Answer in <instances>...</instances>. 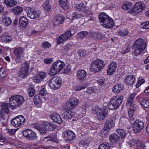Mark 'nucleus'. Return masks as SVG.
Wrapping results in <instances>:
<instances>
[{
  "mask_svg": "<svg viewBox=\"0 0 149 149\" xmlns=\"http://www.w3.org/2000/svg\"><path fill=\"white\" fill-rule=\"evenodd\" d=\"M99 18L101 25L103 27L109 29L112 28L114 24L112 19L104 13H102L99 15Z\"/></svg>",
  "mask_w": 149,
  "mask_h": 149,
  "instance_id": "1",
  "label": "nucleus"
},
{
  "mask_svg": "<svg viewBox=\"0 0 149 149\" xmlns=\"http://www.w3.org/2000/svg\"><path fill=\"white\" fill-rule=\"evenodd\" d=\"M23 97L20 95L11 96L9 98V105L12 109H15L19 107L24 102Z\"/></svg>",
  "mask_w": 149,
  "mask_h": 149,
  "instance_id": "2",
  "label": "nucleus"
},
{
  "mask_svg": "<svg viewBox=\"0 0 149 149\" xmlns=\"http://www.w3.org/2000/svg\"><path fill=\"white\" fill-rule=\"evenodd\" d=\"M146 47V43L142 39L140 38L136 41L132 46L135 55L137 56L141 54Z\"/></svg>",
  "mask_w": 149,
  "mask_h": 149,
  "instance_id": "3",
  "label": "nucleus"
},
{
  "mask_svg": "<svg viewBox=\"0 0 149 149\" xmlns=\"http://www.w3.org/2000/svg\"><path fill=\"white\" fill-rule=\"evenodd\" d=\"M123 97L122 96H116L111 99L108 103V108L110 110L116 109L118 108L122 103Z\"/></svg>",
  "mask_w": 149,
  "mask_h": 149,
  "instance_id": "4",
  "label": "nucleus"
},
{
  "mask_svg": "<svg viewBox=\"0 0 149 149\" xmlns=\"http://www.w3.org/2000/svg\"><path fill=\"white\" fill-rule=\"evenodd\" d=\"M65 65V63L63 61H56L52 64L49 74L52 75L56 74L63 69Z\"/></svg>",
  "mask_w": 149,
  "mask_h": 149,
  "instance_id": "5",
  "label": "nucleus"
},
{
  "mask_svg": "<svg viewBox=\"0 0 149 149\" xmlns=\"http://www.w3.org/2000/svg\"><path fill=\"white\" fill-rule=\"evenodd\" d=\"M105 63L100 59H97L93 61L91 65V70L94 72L100 71L104 67Z\"/></svg>",
  "mask_w": 149,
  "mask_h": 149,
  "instance_id": "6",
  "label": "nucleus"
},
{
  "mask_svg": "<svg viewBox=\"0 0 149 149\" xmlns=\"http://www.w3.org/2000/svg\"><path fill=\"white\" fill-rule=\"evenodd\" d=\"M62 83V81L61 78L54 77L50 80L49 84L51 89H57L60 87Z\"/></svg>",
  "mask_w": 149,
  "mask_h": 149,
  "instance_id": "7",
  "label": "nucleus"
},
{
  "mask_svg": "<svg viewBox=\"0 0 149 149\" xmlns=\"http://www.w3.org/2000/svg\"><path fill=\"white\" fill-rule=\"evenodd\" d=\"M25 122V118L22 115L16 117L11 121V125L15 127H18L22 125Z\"/></svg>",
  "mask_w": 149,
  "mask_h": 149,
  "instance_id": "8",
  "label": "nucleus"
},
{
  "mask_svg": "<svg viewBox=\"0 0 149 149\" xmlns=\"http://www.w3.org/2000/svg\"><path fill=\"white\" fill-rule=\"evenodd\" d=\"M22 134L23 136L27 139L34 140L36 139L37 136L36 133L31 130L27 129L23 130Z\"/></svg>",
  "mask_w": 149,
  "mask_h": 149,
  "instance_id": "9",
  "label": "nucleus"
},
{
  "mask_svg": "<svg viewBox=\"0 0 149 149\" xmlns=\"http://www.w3.org/2000/svg\"><path fill=\"white\" fill-rule=\"evenodd\" d=\"M29 69V64L27 63H25L22 65V67L20 69L18 72L19 76L21 78L25 77L27 74Z\"/></svg>",
  "mask_w": 149,
  "mask_h": 149,
  "instance_id": "10",
  "label": "nucleus"
},
{
  "mask_svg": "<svg viewBox=\"0 0 149 149\" xmlns=\"http://www.w3.org/2000/svg\"><path fill=\"white\" fill-rule=\"evenodd\" d=\"M24 52L22 47H18L14 49L13 53L15 56V60L16 63H21V56Z\"/></svg>",
  "mask_w": 149,
  "mask_h": 149,
  "instance_id": "11",
  "label": "nucleus"
},
{
  "mask_svg": "<svg viewBox=\"0 0 149 149\" xmlns=\"http://www.w3.org/2000/svg\"><path fill=\"white\" fill-rule=\"evenodd\" d=\"M144 123L140 120H137L133 123V127L134 132L137 133L141 131L143 128Z\"/></svg>",
  "mask_w": 149,
  "mask_h": 149,
  "instance_id": "12",
  "label": "nucleus"
},
{
  "mask_svg": "<svg viewBox=\"0 0 149 149\" xmlns=\"http://www.w3.org/2000/svg\"><path fill=\"white\" fill-rule=\"evenodd\" d=\"M108 113V109L105 108H98L96 112L98 119L99 120H104Z\"/></svg>",
  "mask_w": 149,
  "mask_h": 149,
  "instance_id": "13",
  "label": "nucleus"
},
{
  "mask_svg": "<svg viewBox=\"0 0 149 149\" xmlns=\"http://www.w3.org/2000/svg\"><path fill=\"white\" fill-rule=\"evenodd\" d=\"M64 17L62 15H58L55 16L52 20V26H58L63 24L65 20Z\"/></svg>",
  "mask_w": 149,
  "mask_h": 149,
  "instance_id": "14",
  "label": "nucleus"
},
{
  "mask_svg": "<svg viewBox=\"0 0 149 149\" xmlns=\"http://www.w3.org/2000/svg\"><path fill=\"white\" fill-rule=\"evenodd\" d=\"M75 8L76 9L78 10L82 14L85 13V16L88 15L90 13V10H88V7L83 3L77 4L75 6Z\"/></svg>",
  "mask_w": 149,
  "mask_h": 149,
  "instance_id": "15",
  "label": "nucleus"
},
{
  "mask_svg": "<svg viewBox=\"0 0 149 149\" xmlns=\"http://www.w3.org/2000/svg\"><path fill=\"white\" fill-rule=\"evenodd\" d=\"M79 102L78 100L75 97L70 99L67 104L68 109H71L74 108L78 105Z\"/></svg>",
  "mask_w": 149,
  "mask_h": 149,
  "instance_id": "16",
  "label": "nucleus"
},
{
  "mask_svg": "<svg viewBox=\"0 0 149 149\" xmlns=\"http://www.w3.org/2000/svg\"><path fill=\"white\" fill-rule=\"evenodd\" d=\"M27 15L31 19H36L38 17L40 14V13L38 11L34 10L33 9L31 8L28 9Z\"/></svg>",
  "mask_w": 149,
  "mask_h": 149,
  "instance_id": "17",
  "label": "nucleus"
},
{
  "mask_svg": "<svg viewBox=\"0 0 149 149\" xmlns=\"http://www.w3.org/2000/svg\"><path fill=\"white\" fill-rule=\"evenodd\" d=\"M69 109H68V107L67 108H65L64 110L65 112L63 113V117L65 119H69L72 118L74 115L75 113L74 112L70 110Z\"/></svg>",
  "mask_w": 149,
  "mask_h": 149,
  "instance_id": "18",
  "label": "nucleus"
},
{
  "mask_svg": "<svg viewBox=\"0 0 149 149\" xmlns=\"http://www.w3.org/2000/svg\"><path fill=\"white\" fill-rule=\"evenodd\" d=\"M87 74L86 72L84 70H79L77 74V79L80 82H82L85 79Z\"/></svg>",
  "mask_w": 149,
  "mask_h": 149,
  "instance_id": "19",
  "label": "nucleus"
},
{
  "mask_svg": "<svg viewBox=\"0 0 149 149\" xmlns=\"http://www.w3.org/2000/svg\"><path fill=\"white\" fill-rule=\"evenodd\" d=\"M104 36V35L101 34L100 33H96L91 31L88 34V36L89 38H93L95 40H100Z\"/></svg>",
  "mask_w": 149,
  "mask_h": 149,
  "instance_id": "20",
  "label": "nucleus"
},
{
  "mask_svg": "<svg viewBox=\"0 0 149 149\" xmlns=\"http://www.w3.org/2000/svg\"><path fill=\"white\" fill-rule=\"evenodd\" d=\"M33 126L38 130L41 134H44L47 133L46 130L44 126H43L42 123L41 124L39 123H36L33 125Z\"/></svg>",
  "mask_w": 149,
  "mask_h": 149,
  "instance_id": "21",
  "label": "nucleus"
},
{
  "mask_svg": "<svg viewBox=\"0 0 149 149\" xmlns=\"http://www.w3.org/2000/svg\"><path fill=\"white\" fill-rule=\"evenodd\" d=\"M43 126L47 131H50L54 130L56 127V126L54 124L49 123L48 122L44 121L42 123Z\"/></svg>",
  "mask_w": 149,
  "mask_h": 149,
  "instance_id": "22",
  "label": "nucleus"
},
{
  "mask_svg": "<svg viewBox=\"0 0 149 149\" xmlns=\"http://www.w3.org/2000/svg\"><path fill=\"white\" fill-rule=\"evenodd\" d=\"M64 137L67 141L72 140L75 137V134L72 131L68 130L64 132Z\"/></svg>",
  "mask_w": 149,
  "mask_h": 149,
  "instance_id": "23",
  "label": "nucleus"
},
{
  "mask_svg": "<svg viewBox=\"0 0 149 149\" xmlns=\"http://www.w3.org/2000/svg\"><path fill=\"white\" fill-rule=\"evenodd\" d=\"M145 4L141 2H138L134 5V10L135 12L139 13L141 12L145 8Z\"/></svg>",
  "mask_w": 149,
  "mask_h": 149,
  "instance_id": "24",
  "label": "nucleus"
},
{
  "mask_svg": "<svg viewBox=\"0 0 149 149\" xmlns=\"http://www.w3.org/2000/svg\"><path fill=\"white\" fill-rule=\"evenodd\" d=\"M117 64L116 62L113 61L111 62L107 70L108 74L110 75L113 74L117 68Z\"/></svg>",
  "mask_w": 149,
  "mask_h": 149,
  "instance_id": "25",
  "label": "nucleus"
},
{
  "mask_svg": "<svg viewBox=\"0 0 149 149\" xmlns=\"http://www.w3.org/2000/svg\"><path fill=\"white\" fill-rule=\"evenodd\" d=\"M114 126L113 120L111 118H108L105 122L104 127L109 130Z\"/></svg>",
  "mask_w": 149,
  "mask_h": 149,
  "instance_id": "26",
  "label": "nucleus"
},
{
  "mask_svg": "<svg viewBox=\"0 0 149 149\" xmlns=\"http://www.w3.org/2000/svg\"><path fill=\"white\" fill-rule=\"evenodd\" d=\"M123 88L124 86L123 84H117L113 87V91L115 93H118L122 91Z\"/></svg>",
  "mask_w": 149,
  "mask_h": 149,
  "instance_id": "27",
  "label": "nucleus"
},
{
  "mask_svg": "<svg viewBox=\"0 0 149 149\" xmlns=\"http://www.w3.org/2000/svg\"><path fill=\"white\" fill-rule=\"evenodd\" d=\"M23 11V8L20 6H16L11 9L10 11L16 15H18L21 13Z\"/></svg>",
  "mask_w": 149,
  "mask_h": 149,
  "instance_id": "28",
  "label": "nucleus"
},
{
  "mask_svg": "<svg viewBox=\"0 0 149 149\" xmlns=\"http://www.w3.org/2000/svg\"><path fill=\"white\" fill-rule=\"evenodd\" d=\"M9 104L3 103L2 104V107L0 113L4 114L5 113H8L9 112L8 106Z\"/></svg>",
  "mask_w": 149,
  "mask_h": 149,
  "instance_id": "29",
  "label": "nucleus"
},
{
  "mask_svg": "<svg viewBox=\"0 0 149 149\" xmlns=\"http://www.w3.org/2000/svg\"><path fill=\"white\" fill-rule=\"evenodd\" d=\"M136 94L133 93L131 94L127 100L126 105L127 107H130L132 104Z\"/></svg>",
  "mask_w": 149,
  "mask_h": 149,
  "instance_id": "30",
  "label": "nucleus"
},
{
  "mask_svg": "<svg viewBox=\"0 0 149 149\" xmlns=\"http://www.w3.org/2000/svg\"><path fill=\"white\" fill-rule=\"evenodd\" d=\"M135 77L132 75H128L125 79V82L127 85L132 84L134 81Z\"/></svg>",
  "mask_w": 149,
  "mask_h": 149,
  "instance_id": "31",
  "label": "nucleus"
},
{
  "mask_svg": "<svg viewBox=\"0 0 149 149\" xmlns=\"http://www.w3.org/2000/svg\"><path fill=\"white\" fill-rule=\"evenodd\" d=\"M4 3L8 7L11 8L15 6L17 3L16 0H5Z\"/></svg>",
  "mask_w": 149,
  "mask_h": 149,
  "instance_id": "32",
  "label": "nucleus"
},
{
  "mask_svg": "<svg viewBox=\"0 0 149 149\" xmlns=\"http://www.w3.org/2000/svg\"><path fill=\"white\" fill-rule=\"evenodd\" d=\"M51 119L54 122L61 124L62 122L61 118L58 114H54L51 116Z\"/></svg>",
  "mask_w": 149,
  "mask_h": 149,
  "instance_id": "33",
  "label": "nucleus"
},
{
  "mask_svg": "<svg viewBox=\"0 0 149 149\" xmlns=\"http://www.w3.org/2000/svg\"><path fill=\"white\" fill-rule=\"evenodd\" d=\"M19 22L20 26H22V27H25L28 23V21L25 17L22 16L20 18Z\"/></svg>",
  "mask_w": 149,
  "mask_h": 149,
  "instance_id": "34",
  "label": "nucleus"
},
{
  "mask_svg": "<svg viewBox=\"0 0 149 149\" xmlns=\"http://www.w3.org/2000/svg\"><path fill=\"white\" fill-rule=\"evenodd\" d=\"M59 4L65 10H67L68 8V4L67 0H59Z\"/></svg>",
  "mask_w": 149,
  "mask_h": 149,
  "instance_id": "35",
  "label": "nucleus"
},
{
  "mask_svg": "<svg viewBox=\"0 0 149 149\" xmlns=\"http://www.w3.org/2000/svg\"><path fill=\"white\" fill-rule=\"evenodd\" d=\"M1 40L2 42H7L11 40V37L6 34H3L1 37Z\"/></svg>",
  "mask_w": 149,
  "mask_h": 149,
  "instance_id": "36",
  "label": "nucleus"
},
{
  "mask_svg": "<svg viewBox=\"0 0 149 149\" xmlns=\"http://www.w3.org/2000/svg\"><path fill=\"white\" fill-rule=\"evenodd\" d=\"M85 14L84 13H82V14L81 13H78L74 12L72 15V20H73L75 19H78L81 17L85 16Z\"/></svg>",
  "mask_w": 149,
  "mask_h": 149,
  "instance_id": "37",
  "label": "nucleus"
},
{
  "mask_svg": "<svg viewBox=\"0 0 149 149\" xmlns=\"http://www.w3.org/2000/svg\"><path fill=\"white\" fill-rule=\"evenodd\" d=\"M133 144L137 146L136 149H146V146L144 144L139 141H136Z\"/></svg>",
  "mask_w": 149,
  "mask_h": 149,
  "instance_id": "38",
  "label": "nucleus"
},
{
  "mask_svg": "<svg viewBox=\"0 0 149 149\" xmlns=\"http://www.w3.org/2000/svg\"><path fill=\"white\" fill-rule=\"evenodd\" d=\"M132 5L133 4L132 3L129 2H127L124 3L122 8L124 10H128L132 8Z\"/></svg>",
  "mask_w": 149,
  "mask_h": 149,
  "instance_id": "39",
  "label": "nucleus"
},
{
  "mask_svg": "<svg viewBox=\"0 0 149 149\" xmlns=\"http://www.w3.org/2000/svg\"><path fill=\"white\" fill-rule=\"evenodd\" d=\"M110 145L109 143L104 142L99 146L98 149H109L110 147Z\"/></svg>",
  "mask_w": 149,
  "mask_h": 149,
  "instance_id": "40",
  "label": "nucleus"
},
{
  "mask_svg": "<svg viewBox=\"0 0 149 149\" xmlns=\"http://www.w3.org/2000/svg\"><path fill=\"white\" fill-rule=\"evenodd\" d=\"M140 99V103L141 105L144 107L148 108L149 107V102L146 99H143L141 100Z\"/></svg>",
  "mask_w": 149,
  "mask_h": 149,
  "instance_id": "41",
  "label": "nucleus"
},
{
  "mask_svg": "<svg viewBox=\"0 0 149 149\" xmlns=\"http://www.w3.org/2000/svg\"><path fill=\"white\" fill-rule=\"evenodd\" d=\"M49 0H46L43 4V8L47 11H49L51 8V6L49 4Z\"/></svg>",
  "mask_w": 149,
  "mask_h": 149,
  "instance_id": "42",
  "label": "nucleus"
},
{
  "mask_svg": "<svg viewBox=\"0 0 149 149\" xmlns=\"http://www.w3.org/2000/svg\"><path fill=\"white\" fill-rule=\"evenodd\" d=\"M11 19L9 17L5 18L3 20V23L6 26L10 25L11 23Z\"/></svg>",
  "mask_w": 149,
  "mask_h": 149,
  "instance_id": "43",
  "label": "nucleus"
},
{
  "mask_svg": "<svg viewBox=\"0 0 149 149\" xmlns=\"http://www.w3.org/2000/svg\"><path fill=\"white\" fill-rule=\"evenodd\" d=\"M109 138L112 142H115L118 141L119 139V137L117 134H113L110 136Z\"/></svg>",
  "mask_w": 149,
  "mask_h": 149,
  "instance_id": "44",
  "label": "nucleus"
},
{
  "mask_svg": "<svg viewBox=\"0 0 149 149\" xmlns=\"http://www.w3.org/2000/svg\"><path fill=\"white\" fill-rule=\"evenodd\" d=\"M116 131L118 134L121 136V138H124L126 134L125 130L123 129H118Z\"/></svg>",
  "mask_w": 149,
  "mask_h": 149,
  "instance_id": "45",
  "label": "nucleus"
},
{
  "mask_svg": "<svg viewBox=\"0 0 149 149\" xmlns=\"http://www.w3.org/2000/svg\"><path fill=\"white\" fill-rule=\"evenodd\" d=\"M109 130L104 127V129L99 133V135L102 137H104L106 136Z\"/></svg>",
  "mask_w": 149,
  "mask_h": 149,
  "instance_id": "46",
  "label": "nucleus"
},
{
  "mask_svg": "<svg viewBox=\"0 0 149 149\" xmlns=\"http://www.w3.org/2000/svg\"><path fill=\"white\" fill-rule=\"evenodd\" d=\"M41 101L40 97V95H37L34 96L33 102L34 104L37 105Z\"/></svg>",
  "mask_w": 149,
  "mask_h": 149,
  "instance_id": "47",
  "label": "nucleus"
},
{
  "mask_svg": "<svg viewBox=\"0 0 149 149\" xmlns=\"http://www.w3.org/2000/svg\"><path fill=\"white\" fill-rule=\"evenodd\" d=\"M87 86V85L86 84H82L81 85L79 86L74 87V89L75 90L78 91H80L81 90L83 89L86 88Z\"/></svg>",
  "mask_w": 149,
  "mask_h": 149,
  "instance_id": "48",
  "label": "nucleus"
},
{
  "mask_svg": "<svg viewBox=\"0 0 149 149\" xmlns=\"http://www.w3.org/2000/svg\"><path fill=\"white\" fill-rule=\"evenodd\" d=\"M88 34V33L86 31L81 32L78 34L79 38L82 39L85 37Z\"/></svg>",
  "mask_w": 149,
  "mask_h": 149,
  "instance_id": "49",
  "label": "nucleus"
},
{
  "mask_svg": "<svg viewBox=\"0 0 149 149\" xmlns=\"http://www.w3.org/2000/svg\"><path fill=\"white\" fill-rule=\"evenodd\" d=\"M141 27L143 29H149V21L144 22L141 25Z\"/></svg>",
  "mask_w": 149,
  "mask_h": 149,
  "instance_id": "50",
  "label": "nucleus"
},
{
  "mask_svg": "<svg viewBox=\"0 0 149 149\" xmlns=\"http://www.w3.org/2000/svg\"><path fill=\"white\" fill-rule=\"evenodd\" d=\"M144 81L145 80L144 78H139L136 85V88L139 87L141 85L144 83Z\"/></svg>",
  "mask_w": 149,
  "mask_h": 149,
  "instance_id": "51",
  "label": "nucleus"
},
{
  "mask_svg": "<svg viewBox=\"0 0 149 149\" xmlns=\"http://www.w3.org/2000/svg\"><path fill=\"white\" fill-rule=\"evenodd\" d=\"M129 33L127 31H120L118 32V35L120 36H125L128 34Z\"/></svg>",
  "mask_w": 149,
  "mask_h": 149,
  "instance_id": "52",
  "label": "nucleus"
},
{
  "mask_svg": "<svg viewBox=\"0 0 149 149\" xmlns=\"http://www.w3.org/2000/svg\"><path fill=\"white\" fill-rule=\"evenodd\" d=\"M42 46L43 49H47L50 46L51 44L48 42L46 41L43 42Z\"/></svg>",
  "mask_w": 149,
  "mask_h": 149,
  "instance_id": "53",
  "label": "nucleus"
},
{
  "mask_svg": "<svg viewBox=\"0 0 149 149\" xmlns=\"http://www.w3.org/2000/svg\"><path fill=\"white\" fill-rule=\"evenodd\" d=\"M65 41L64 36L61 35L57 39V41L58 44H60Z\"/></svg>",
  "mask_w": 149,
  "mask_h": 149,
  "instance_id": "54",
  "label": "nucleus"
},
{
  "mask_svg": "<svg viewBox=\"0 0 149 149\" xmlns=\"http://www.w3.org/2000/svg\"><path fill=\"white\" fill-rule=\"evenodd\" d=\"M70 33L69 31H67L63 34L62 35L64 36V39L65 40L68 39L70 37L72 36L70 34Z\"/></svg>",
  "mask_w": 149,
  "mask_h": 149,
  "instance_id": "55",
  "label": "nucleus"
},
{
  "mask_svg": "<svg viewBox=\"0 0 149 149\" xmlns=\"http://www.w3.org/2000/svg\"><path fill=\"white\" fill-rule=\"evenodd\" d=\"M6 75V73L5 69H1L0 70V77L3 78Z\"/></svg>",
  "mask_w": 149,
  "mask_h": 149,
  "instance_id": "56",
  "label": "nucleus"
},
{
  "mask_svg": "<svg viewBox=\"0 0 149 149\" xmlns=\"http://www.w3.org/2000/svg\"><path fill=\"white\" fill-rule=\"evenodd\" d=\"M33 81L34 82L37 83L41 81L40 78L38 74L34 77Z\"/></svg>",
  "mask_w": 149,
  "mask_h": 149,
  "instance_id": "57",
  "label": "nucleus"
},
{
  "mask_svg": "<svg viewBox=\"0 0 149 149\" xmlns=\"http://www.w3.org/2000/svg\"><path fill=\"white\" fill-rule=\"evenodd\" d=\"M38 74L40 78L41 81L47 76L46 74L43 72H40Z\"/></svg>",
  "mask_w": 149,
  "mask_h": 149,
  "instance_id": "58",
  "label": "nucleus"
},
{
  "mask_svg": "<svg viewBox=\"0 0 149 149\" xmlns=\"http://www.w3.org/2000/svg\"><path fill=\"white\" fill-rule=\"evenodd\" d=\"M75 28L74 26H71L69 30L68 31L70 33V34L71 36L75 32Z\"/></svg>",
  "mask_w": 149,
  "mask_h": 149,
  "instance_id": "59",
  "label": "nucleus"
},
{
  "mask_svg": "<svg viewBox=\"0 0 149 149\" xmlns=\"http://www.w3.org/2000/svg\"><path fill=\"white\" fill-rule=\"evenodd\" d=\"M38 95H40V96L41 95L42 96H45L47 95L46 91L44 88L42 89Z\"/></svg>",
  "mask_w": 149,
  "mask_h": 149,
  "instance_id": "60",
  "label": "nucleus"
},
{
  "mask_svg": "<svg viewBox=\"0 0 149 149\" xmlns=\"http://www.w3.org/2000/svg\"><path fill=\"white\" fill-rule=\"evenodd\" d=\"M35 93V90L33 88L29 90V97H32Z\"/></svg>",
  "mask_w": 149,
  "mask_h": 149,
  "instance_id": "61",
  "label": "nucleus"
},
{
  "mask_svg": "<svg viewBox=\"0 0 149 149\" xmlns=\"http://www.w3.org/2000/svg\"><path fill=\"white\" fill-rule=\"evenodd\" d=\"M78 53L81 57H84L86 54V52L84 51L81 49L79 50Z\"/></svg>",
  "mask_w": 149,
  "mask_h": 149,
  "instance_id": "62",
  "label": "nucleus"
},
{
  "mask_svg": "<svg viewBox=\"0 0 149 149\" xmlns=\"http://www.w3.org/2000/svg\"><path fill=\"white\" fill-rule=\"evenodd\" d=\"M48 138V140L52 141H53L56 142V138L52 136L50 137L49 136H47L45 138V139H46Z\"/></svg>",
  "mask_w": 149,
  "mask_h": 149,
  "instance_id": "63",
  "label": "nucleus"
},
{
  "mask_svg": "<svg viewBox=\"0 0 149 149\" xmlns=\"http://www.w3.org/2000/svg\"><path fill=\"white\" fill-rule=\"evenodd\" d=\"M53 60L51 58H45L44 59V61L45 63L49 64Z\"/></svg>",
  "mask_w": 149,
  "mask_h": 149,
  "instance_id": "64",
  "label": "nucleus"
}]
</instances>
